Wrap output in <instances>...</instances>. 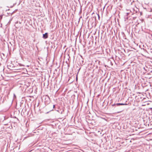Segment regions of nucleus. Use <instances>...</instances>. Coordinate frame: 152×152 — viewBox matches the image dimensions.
Returning <instances> with one entry per match:
<instances>
[{
  "label": "nucleus",
  "mask_w": 152,
  "mask_h": 152,
  "mask_svg": "<svg viewBox=\"0 0 152 152\" xmlns=\"http://www.w3.org/2000/svg\"><path fill=\"white\" fill-rule=\"evenodd\" d=\"M14 97H16V96L15 94H14Z\"/></svg>",
  "instance_id": "20e7f679"
},
{
  "label": "nucleus",
  "mask_w": 152,
  "mask_h": 152,
  "mask_svg": "<svg viewBox=\"0 0 152 152\" xmlns=\"http://www.w3.org/2000/svg\"><path fill=\"white\" fill-rule=\"evenodd\" d=\"M47 99L48 100H49V102L50 101V99H49V97L48 96H47L45 98V99Z\"/></svg>",
  "instance_id": "7ed1b4c3"
},
{
  "label": "nucleus",
  "mask_w": 152,
  "mask_h": 152,
  "mask_svg": "<svg viewBox=\"0 0 152 152\" xmlns=\"http://www.w3.org/2000/svg\"><path fill=\"white\" fill-rule=\"evenodd\" d=\"M48 37V33H46L45 34H43V37L44 39H46Z\"/></svg>",
  "instance_id": "f03ea898"
},
{
  "label": "nucleus",
  "mask_w": 152,
  "mask_h": 152,
  "mask_svg": "<svg viewBox=\"0 0 152 152\" xmlns=\"http://www.w3.org/2000/svg\"><path fill=\"white\" fill-rule=\"evenodd\" d=\"M2 26V24H1V26H0V27H1Z\"/></svg>",
  "instance_id": "423d86ee"
},
{
  "label": "nucleus",
  "mask_w": 152,
  "mask_h": 152,
  "mask_svg": "<svg viewBox=\"0 0 152 152\" xmlns=\"http://www.w3.org/2000/svg\"><path fill=\"white\" fill-rule=\"evenodd\" d=\"M150 72L152 73V71H151Z\"/></svg>",
  "instance_id": "6e6552de"
},
{
  "label": "nucleus",
  "mask_w": 152,
  "mask_h": 152,
  "mask_svg": "<svg viewBox=\"0 0 152 152\" xmlns=\"http://www.w3.org/2000/svg\"><path fill=\"white\" fill-rule=\"evenodd\" d=\"M127 104L126 103H117V104H114L112 105V106H118L120 105H127Z\"/></svg>",
  "instance_id": "f257e3e1"
},
{
  "label": "nucleus",
  "mask_w": 152,
  "mask_h": 152,
  "mask_svg": "<svg viewBox=\"0 0 152 152\" xmlns=\"http://www.w3.org/2000/svg\"><path fill=\"white\" fill-rule=\"evenodd\" d=\"M55 105H53V108H54L55 107Z\"/></svg>",
  "instance_id": "39448f33"
},
{
  "label": "nucleus",
  "mask_w": 152,
  "mask_h": 152,
  "mask_svg": "<svg viewBox=\"0 0 152 152\" xmlns=\"http://www.w3.org/2000/svg\"><path fill=\"white\" fill-rule=\"evenodd\" d=\"M98 18H99V15H98Z\"/></svg>",
  "instance_id": "0eeeda50"
}]
</instances>
